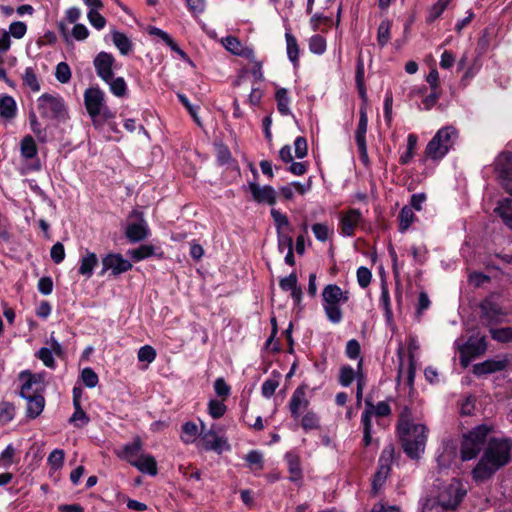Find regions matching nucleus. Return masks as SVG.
Listing matches in <instances>:
<instances>
[{
  "instance_id": "obj_1",
  "label": "nucleus",
  "mask_w": 512,
  "mask_h": 512,
  "mask_svg": "<svg viewBox=\"0 0 512 512\" xmlns=\"http://www.w3.org/2000/svg\"><path fill=\"white\" fill-rule=\"evenodd\" d=\"M512 458V439L492 437L489 439L482 457L472 471L476 481L491 478L500 468L506 466Z\"/></svg>"
},
{
  "instance_id": "obj_2",
  "label": "nucleus",
  "mask_w": 512,
  "mask_h": 512,
  "mask_svg": "<svg viewBox=\"0 0 512 512\" xmlns=\"http://www.w3.org/2000/svg\"><path fill=\"white\" fill-rule=\"evenodd\" d=\"M397 432L404 452L412 459H417L424 452L427 440V428L423 424H415L408 408L401 413Z\"/></svg>"
},
{
  "instance_id": "obj_3",
  "label": "nucleus",
  "mask_w": 512,
  "mask_h": 512,
  "mask_svg": "<svg viewBox=\"0 0 512 512\" xmlns=\"http://www.w3.org/2000/svg\"><path fill=\"white\" fill-rule=\"evenodd\" d=\"M93 66L97 76L109 87V91L118 98L128 94V87L123 77H116L115 71L120 68L115 57L108 52L101 51L93 59Z\"/></svg>"
},
{
  "instance_id": "obj_4",
  "label": "nucleus",
  "mask_w": 512,
  "mask_h": 512,
  "mask_svg": "<svg viewBox=\"0 0 512 512\" xmlns=\"http://www.w3.org/2000/svg\"><path fill=\"white\" fill-rule=\"evenodd\" d=\"M84 104L94 125L114 117L106 104V94L99 87L87 88L84 92Z\"/></svg>"
},
{
  "instance_id": "obj_5",
  "label": "nucleus",
  "mask_w": 512,
  "mask_h": 512,
  "mask_svg": "<svg viewBox=\"0 0 512 512\" xmlns=\"http://www.w3.org/2000/svg\"><path fill=\"white\" fill-rule=\"evenodd\" d=\"M458 139V132L453 126H445L437 131L425 148L427 158L439 161L444 158Z\"/></svg>"
},
{
  "instance_id": "obj_6",
  "label": "nucleus",
  "mask_w": 512,
  "mask_h": 512,
  "mask_svg": "<svg viewBox=\"0 0 512 512\" xmlns=\"http://www.w3.org/2000/svg\"><path fill=\"white\" fill-rule=\"evenodd\" d=\"M349 299L348 292H344L336 284H328L322 291V306L328 320L333 324L342 321L343 314L340 305Z\"/></svg>"
},
{
  "instance_id": "obj_7",
  "label": "nucleus",
  "mask_w": 512,
  "mask_h": 512,
  "mask_svg": "<svg viewBox=\"0 0 512 512\" xmlns=\"http://www.w3.org/2000/svg\"><path fill=\"white\" fill-rule=\"evenodd\" d=\"M493 430V425L481 424L464 434L460 449L462 460L468 461L475 458Z\"/></svg>"
},
{
  "instance_id": "obj_8",
  "label": "nucleus",
  "mask_w": 512,
  "mask_h": 512,
  "mask_svg": "<svg viewBox=\"0 0 512 512\" xmlns=\"http://www.w3.org/2000/svg\"><path fill=\"white\" fill-rule=\"evenodd\" d=\"M420 348L419 342L416 337L410 336L408 339V363L404 361V349L400 345L397 350V356L399 359L398 366V380L403 379L408 385H413L415 378V354Z\"/></svg>"
},
{
  "instance_id": "obj_9",
  "label": "nucleus",
  "mask_w": 512,
  "mask_h": 512,
  "mask_svg": "<svg viewBox=\"0 0 512 512\" xmlns=\"http://www.w3.org/2000/svg\"><path fill=\"white\" fill-rule=\"evenodd\" d=\"M130 222L125 229V235L131 243L140 242L150 234V229L142 212L133 210L128 216Z\"/></svg>"
},
{
  "instance_id": "obj_10",
  "label": "nucleus",
  "mask_w": 512,
  "mask_h": 512,
  "mask_svg": "<svg viewBox=\"0 0 512 512\" xmlns=\"http://www.w3.org/2000/svg\"><path fill=\"white\" fill-rule=\"evenodd\" d=\"M38 109L41 116L48 119L63 117L66 112L63 99L49 94H43L38 98Z\"/></svg>"
},
{
  "instance_id": "obj_11",
  "label": "nucleus",
  "mask_w": 512,
  "mask_h": 512,
  "mask_svg": "<svg viewBox=\"0 0 512 512\" xmlns=\"http://www.w3.org/2000/svg\"><path fill=\"white\" fill-rule=\"evenodd\" d=\"M199 445L206 451H214L218 454L230 449L224 437L219 436L212 428L206 430L203 423L199 434Z\"/></svg>"
},
{
  "instance_id": "obj_12",
  "label": "nucleus",
  "mask_w": 512,
  "mask_h": 512,
  "mask_svg": "<svg viewBox=\"0 0 512 512\" xmlns=\"http://www.w3.org/2000/svg\"><path fill=\"white\" fill-rule=\"evenodd\" d=\"M465 494L466 490L463 488L461 482L458 480H453L451 483L442 488L436 499L447 505L448 508L455 510Z\"/></svg>"
},
{
  "instance_id": "obj_13",
  "label": "nucleus",
  "mask_w": 512,
  "mask_h": 512,
  "mask_svg": "<svg viewBox=\"0 0 512 512\" xmlns=\"http://www.w3.org/2000/svg\"><path fill=\"white\" fill-rule=\"evenodd\" d=\"M102 270L100 275L111 271L113 276H119L132 269V263L119 253H110L102 258Z\"/></svg>"
},
{
  "instance_id": "obj_14",
  "label": "nucleus",
  "mask_w": 512,
  "mask_h": 512,
  "mask_svg": "<svg viewBox=\"0 0 512 512\" xmlns=\"http://www.w3.org/2000/svg\"><path fill=\"white\" fill-rule=\"evenodd\" d=\"M495 170L504 189L512 195V153H501L495 161Z\"/></svg>"
},
{
  "instance_id": "obj_15",
  "label": "nucleus",
  "mask_w": 512,
  "mask_h": 512,
  "mask_svg": "<svg viewBox=\"0 0 512 512\" xmlns=\"http://www.w3.org/2000/svg\"><path fill=\"white\" fill-rule=\"evenodd\" d=\"M394 457V447L389 445L385 447L381 453L379 458V467L377 472L375 473L373 479V490L376 492L382 485L384 484L389 472H390V464Z\"/></svg>"
},
{
  "instance_id": "obj_16",
  "label": "nucleus",
  "mask_w": 512,
  "mask_h": 512,
  "mask_svg": "<svg viewBox=\"0 0 512 512\" xmlns=\"http://www.w3.org/2000/svg\"><path fill=\"white\" fill-rule=\"evenodd\" d=\"M458 349L461 355V362L466 365L467 362L482 353L486 350V341L484 336H472L468 339V341L462 345L458 344Z\"/></svg>"
},
{
  "instance_id": "obj_17",
  "label": "nucleus",
  "mask_w": 512,
  "mask_h": 512,
  "mask_svg": "<svg viewBox=\"0 0 512 512\" xmlns=\"http://www.w3.org/2000/svg\"><path fill=\"white\" fill-rule=\"evenodd\" d=\"M368 128V117L366 112V107L362 106L360 108V118L358 122V126L355 132V140L358 146V150L360 153L361 160L364 163L368 162V151H367V143H366V133Z\"/></svg>"
},
{
  "instance_id": "obj_18",
  "label": "nucleus",
  "mask_w": 512,
  "mask_h": 512,
  "mask_svg": "<svg viewBox=\"0 0 512 512\" xmlns=\"http://www.w3.org/2000/svg\"><path fill=\"white\" fill-rule=\"evenodd\" d=\"M248 189L253 200L258 204L274 205L277 199L276 190L270 185L261 186L256 182H249Z\"/></svg>"
},
{
  "instance_id": "obj_19",
  "label": "nucleus",
  "mask_w": 512,
  "mask_h": 512,
  "mask_svg": "<svg viewBox=\"0 0 512 512\" xmlns=\"http://www.w3.org/2000/svg\"><path fill=\"white\" fill-rule=\"evenodd\" d=\"M362 220V213L358 209H349L341 217V234L347 237L353 236L356 227L362 222Z\"/></svg>"
},
{
  "instance_id": "obj_20",
  "label": "nucleus",
  "mask_w": 512,
  "mask_h": 512,
  "mask_svg": "<svg viewBox=\"0 0 512 512\" xmlns=\"http://www.w3.org/2000/svg\"><path fill=\"white\" fill-rule=\"evenodd\" d=\"M309 406V400L306 397V390L304 387H297L293 392L289 401V410L294 419H298L302 411L306 410Z\"/></svg>"
},
{
  "instance_id": "obj_21",
  "label": "nucleus",
  "mask_w": 512,
  "mask_h": 512,
  "mask_svg": "<svg viewBox=\"0 0 512 512\" xmlns=\"http://www.w3.org/2000/svg\"><path fill=\"white\" fill-rule=\"evenodd\" d=\"M142 448L143 443L140 437L136 436L133 438L132 442L123 445V447L117 451V456L133 465L138 457L143 454Z\"/></svg>"
},
{
  "instance_id": "obj_22",
  "label": "nucleus",
  "mask_w": 512,
  "mask_h": 512,
  "mask_svg": "<svg viewBox=\"0 0 512 512\" xmlns=\"http://www.w3.org/2000/svg\"><path fill=\"white\" fill-rule=\"evenodd\" d=\"M223 46L232 54L245 57L249 60L254 59V51L250 47L244 46L236 37L227 36L222 39Z\"/></svg>"
},
{
  "instance_id": "obj_23",
  "label": "nucleus",
  "mask_w": 512,
  "mask_h": 512,
  "mask_svg": "<svg viewBox=\"0 0 512 512\" xmlns=\"http://www.w3.org/2000/svg\"><path fill=\"white\" fill-rule=\"evenodd\" d=\"M21 380L23 382L20 390L21 397L30 398L31 396L40 394V382L37 380L35 375L31 373H22Z\"/></svg>"
},
{
  "instance_id": "obj_24",
  "label": "nucleus",
  "mask_w": 512,
  "mask_h": 512,
  "mask_svg": "<svg viewBox=\"0 0 512 512\" xmlns=\"http://www.w3.org/2000/svg\"><path fill=\"white\" fill-rule=\"evenodd\" d=\"M480 308L482 316L489 322H499L504 316L500 306L495 303L492 298H487L482 301Z\"/></svg>"
},
{
  "instance_id": "obj_25",
  "label": "nucleus",
  "mask_w": 512,
  "mask_h": 512,
  "mask_svg": "<svg viewBox=\"0 0 512 512\" xmlns=\"http://www.w3.org/2000/svg\"><path fill=\"white\" fill-rule=\"evenodd\" d=\"M98 264L97 255L94 252L86 250L85 254L80 259L78 272L80 275L85 276L87 279L93 275L94 268Z\"/></svg>"
},
{
  "instance_id": "obj_26",
  "label": "nucleus",
  "mask_w": 512,
  "mask_h": 512,
  "mask_svg": "<svg viewBox=\"0 0 512 512\" xmlns=\"http://www.w3.org/2000/svg\"><path fill=\"white\" fill-rule=\"evenodd\" d=\"M140 472L155 476L158 473L157 462L152 455L142 454L138 457L136 462L132 465Z\"/></svg>"
},
{
  "instance_id": "obj_27",
  "label": "nucleus",
  "mask_w": 512,
  "mask_h": 512,
  "mask_svg": "<svg viewBox=\"0 0 512 512\" xmlns=\"http://www.w3.org/2000/svg\"><path fill=\"white\" fill-rule=\"evenodd\" d=\"M507 366L506 360H487L474 366V373L478 376L501 371Z\"/></svg>"
},
{
  "instance_id": "obj_28",
  "label": "nucleus",
  "mask_w": 512,
  "mask_h": 512,
  "mask_svg": "<svg viewBox=\"0 0 512 512\" xmlns=\"http://www.w3.org/2000/svg\"><path fill=\"white\" fill-rule=\"evenodd\" d=\"M17 105L12 96L0 95V120H11L16 116Z\"/></svg>"
},
{
  "instance_id": "obj_29",
  "label": "nucleus",
  "mask_w": 512,
  "mask_h": 512,
  "mask_svg": "<svg viewBox=\"0 0 512 512\" xmlns=\"http://www.w3.org/2000/svg\"><path fill=\"white\" fill-rule=\"evenodd\" d=\"M25 399L27 400V416L31 419H35L42 413L45 406V399L41 394Z\"/></svg>"
},
{
  "instance_id": "obj_30",
  "label": "nucleus",
  "mask_w": 512,
  "mask_h": 512,
  "mask_svg": "<svg viewBox=\"0 0 512 512\" xmlns=\"http://www.w3.org/2000/svg\"><path fill=\"white\" fill-rule=\"evenodd\" d=\"M495 212L502 219L504 224L512 229V199H504L500 201L495 208Z\"/></svg>"
},
{
  "instance_id": "obj_31",
  "label": "nucleus",
  "mask_w": 512,
  "mask_h": 512,
  "mask_svg": "<svg viewBox=\"0 0 512 512\" xmlns=\"http://www.w3.org/2000/svg\"><path fill=\"white\" fill-rule=\"evenodd\" d=\"M21 156L25 159H34L38 155L37 145L32 136H25L20 143Z\"/></svg>"
},
{
  "instance_id": "obj_32",
  "label": "nucleus",
  "mask_w": 512,
  "mask_h": 512,
  "mask_svg": "<svg viewBox=\"0 0 512 512\" xmlns=\"http://www.w3.org/2000/svg\"><path fill=\"white\" fill-rule=\"evenodd\" d=\"M391 27L392 22L389 19H384L377 29V43L379 47H385L391 40Z\"/></svg>"
},
{
  "instance_id": "obj_33",
  "label": "nucleus",
  "mask_w": 512,
  "mask_h": 512,
  "mask_svg": "<svg viewBox=\"0 0 512 512\" xmlns=\"http://www.w3.org/2000/svg\"><path fill=\"white\" fill-rule=\"evenodd\" d=\"M112 41L122 55H127L132 51V43L124 33L113 31Z\"/></svg>"
},
{
  "instance_id": "obj_34",
  "label": "nucleus",
  "mask_w": 512,
  "mask_h": 512,
  "mask_svg": "<svg viewBox=\"0 0 512 512\" xmlns=\"http://www.w3.org/2000/svg\"><path fill=\"white\" fill-rule=\"evenodd\" d=\"M275 98L277 101V109L279 113L283 116H287L291 114V110L289 108L290 98L288 96V91L285 88H280L276 91Z\"/></svg>"
},
{
  "instance_id": "obj_35",
  "label": "nucleus",
  "mask_w": 512,
  "mask_h": 512,
  "mask_svg": "<svg viewBox=\"0 0 512 512\" xmlns=\"http://www.w3.org/2000/svg\"><path fill=\"white\" fill-rule=\"evenodd\" d=\"M364 75H365L364 63H363V60L361 58H359L357 61L355 81H356V86H357L360 97L363 99L364 102H366L367 101V93H366V87H365V83H364Z\"/></svg>"
},
{
  "instance_id": "obj_36",
  "label": "nucleus",
  "mask_w": 512,
  "mask_h": 512,
  "mask_svg": "<svg viewBox=\"0 0 512 512\" xmlns=\"http://www.w3.org/2000/svg\"><path fill=\"white\" fill-rule=\"evenodd\" d=\"M301 427L305 432L320 429V417L314 411H307L301 419Z\"/></svg>"
},
{
  "instance_id": "obj_37",
  "label": "nucleus",
  "mask_w": 512,
  "mask_h": 512,
  "mask_svg": "<svg viewBox=\"0 0 512 512\" xmlns=\"http://www.w3.org/2000/svg\"><path fill=\"white\" fill-rule=\"evenodd\" d=\"M200 432L198 430V426L193 422H186L182 426V435L181 440L185 444H191L195 442Z\"/></svg>"
},
{
  "instance_id": "obj_38",
  "label": "nucleus",
  "mask_w": 512,
  "mask_h": 512,
  "mask_svg": "<svg viewBox=\"0 0 512 512\" xmlns=\"http://www.w3.org/2000/svg\"><path fill=\"white\" fill-rule=\"evenodd\" d=\"M128 254L134 261L138 262L153 256L155 254V247L153 245L144 244L138 248L129 250Z\"/></svg>"
},
{
  "instance_id": "obj_39",
  "label": "nucleus",
  "mask_w": 512,
  "mask_h": 512,
  "mask_svg": "<svg viewBox=\"0 0 512 512\" xmlns=\"http://www.w3.org/2000/svg\"><path fill=\"white\" fill-rule=\"evenodd\" d=\"M450 2L451 0H437V2L429 9L426 21L428 23H433L443 14Z\"/></svg>"
},
{
  "instance_id": "obj_40",
  "label": "nucleus",
  "mask_w": 512,
  "mask_h": 512,
  "mask_svg": "<svg viewBox=\"0 0 512 512\" xmlns=\"http://www.w3.org/2000/svg\"><path fill=\"white\" fill-rule=\"evenodd\" d=\"M312 232L320 242H326L333 234V228L326 223H315L312 225Z\"/></svg>"
},
{
  "instance_id": "obj_41",
  "label": "nucleus",
  "mask_w": 512,
  "mask_h": 512,
  "mask_svg": "<svg viewBox=\"0 0 512 512\" xmlns=\"http://www.w3.org/2000/svg\"><path fill=\"white\" fill-rule=\"evenodd\" d=\"M23 84L32 92L40 91V83L33 68L27 67L22 76Z\"/></svg>"
},
{
  "instance_id": "obj_42",
  "label": "nucleus",
  "mask_w": 512,
  "mask_h": 512,
  "mask_svg": "<svg viewBox=\"0 0 512 512\" xmlns=\"http://www.w3.org/2000/svg\"><path fill=\"white\" fill-rule=\"evenodd\" d=\"M415 215L411 207H403L399 214V230L406 231L414 222Z\"/></svg>"
},
{
  "instance_id": "obj_43",
  "label": "nucleus",
  "mask_w": 512,
  "mask_h": 512,
  "mask_svg": "<svg viewBox=\"0 0 512 512\" xmlns=\"http://www.w3.org/2000/svg\"><path fill=\"white\" fill-rule=\"evenodd\" d=\"M453 509L440 502L436 498H428L423 503L422 512H450Z\"/></svg>"
},
{
  "instance_id": "obj_44",
  "label": "nucleus",
  "mask_w": 512,
  "mask_h": 512,
  "mask_svg": "<svg viewBox=\"0 0 512 512\" xmlns=\"http://www.w3.org/2000/svg\"><path fill=\"white\" fill-rule=\"evenodd\" d=\"M15 417V407L12 403L2 401L0 403V423L7 424Z\"/></svg>"
},
{
  "instance_id": "obj_45",
  "label": "nucleus",
  "mask_w": 512,
  "mask_h": 512,
  "mask_svg": "<svg viewBox=\"0 0 512 512\" xmlns=\"http://www.w3.org/2000/svg\"><path fill=\"white\" fill-rule=\"evenodd\" d=\"M418 138L415 134H409L407 137L406 151L400 156V163L407 164L410 162L414 155V150L417 146Z\"/></svg>"
},
{
  "instance_id": "obj_46",
  "label": "nucleus",
  "mask_w": 512,
  "mask_h": 512,
  "mask_svg": "<svg viewBox=\"0 0 512 512\" xmlns=\"http://www.w3.org/2000/svg\"><path fill=\"white\" fill-rule=\"evenodd\" d=\"M270 214L273 218L277 233L284 232L285 229H289V220L285 214L274 208L271 209Z\"/></svg>"
},
{
  "instance_id": "obj_47",
  "label": "nucleus",
  "mask_w": 512,
  "mask_h": 512,
  "mask_svg": "<svg viewBox=\"0 0 512 512\" xmlns=\"http://www.w3.org/2000/svg\"><path fill=\"white\" fill-rule=\"evenodd\" d=\"M29 124L32 132L36 135L40 142H45L47 140L46 130L41 126L38 121L35 113H30L29 115Z\"/></svg>"
},
{
  "instance_id": "obj_48",
  "label": "nucleus",
  "mask_w": 512,
  "mask_h": 512,
  "mask_svg": "<svg viewBox=\"0 0 512 512\" xmlns=\"http://www.w3.org/2000/svg\"><path fill=\"white\" fill-rule=\"evenodd\" d=\"M279 376H273L266 379L261 387L262 395L265 398H270L274 395L276 389L279 386Z\"/></svg>"
},
{
  "instance_id": "obj_49",
  "label": "nucleus",
  "mask_w": 512,
  "mask_h": 512,
  "mask_svg": "<svg viewBox=\"0 0 512 512\" xmlns=\"http://www.w3.org/2000/svg\"><path fill=\"white\" fill-rule=\"evenodd\" d=\"M285 38H286V44H287L288 58L293 63H295L298 59V54H299V49H298L296 38L290 33H286Z\"/></svg>"
},
{
  "instance_id": "obj_50",
  "label": "nucleus",
  "mask_w": 512,
  "mask_h": 512,
  "mask_svg": "<svg viewBox=\"0 0 512 512\" xmlns=\"http://www.w3.org/2000/svg\"><path fill=\"white\" fill-rule=\"evenodd\" d=\"M356 377V373L351 366L345 365L341 367L339 374V383L342 386L348 387Z\"/></svg>"
},
{
  "instance_id": "obj_51",
  "label": "nucleus",
  "mask_w": 512,
  "mask_h": 512,
  "mask_svg": "<svg viewBox=\"0 0 512 512\" xmlns=\"http://www.w3.org/2000/svg\"><path fill=\"white\" fill-rule=\"evenodd\" d=\"M309 49L314 54H323L326 51V40L320 35H313L309 40Z\"/></svg>"
},
{
  "instance_id": "obj_52",
  "label": "nucleus",
  "mask_w": 512,
  "mask_h": 512,
  "mask_svg": "<svg viewBox=\"0 0 512 512\" xmlns=\"http://www.w3.org/2000/svg\"><path fill=\"white\" fill-rule=\"evenodd\" d=\"M64 451L62 449H54L48 456V464L51 469L58 470L63 466L64 463Z\"/></svg>"
},
{
  "instance_id": "obj_53",
  "label": "nucleus",
  "mask_w": 512,
  "mask_h": 512,
  "mask_svg": "<svg viewBox=\"0 0 512 512\" xmlns=\"http://www.w3.org/2000/svg\"><path fill=\"white\" fill-rule=\"evenodd\" d=\"M81 379L88 388L96 387L99 382L98 375L89 367H86L81 371Z\"/></svg>"
},
{
  "instance_id": "obj_54",
  "label": "nucleus",
  "mask_w": 512,
  "mask_h": 512,
  "mask_svg": "<svg viewBox=\"0 0 512 512\" xmlns=\"http://www.w3.org/2000/svg\"><path fill=\"white\" fill-rule=\"evenodd\" d=\"M226 405L219 400H210L208 403V411L212 418L218 419L222 417L226 412Z\"/></svg>"
},
{
  "instance_id": "obj_55",
  "label": "nucleus",
  "mask_w": 512,
  "mask_h": 512,
  "mask_svg": "<svg viewBox=\"0 0 512 512\" xmlns=\"http://www.w3.org/2000/svg\"><path fill=\"white\" fill-rule=\"evenodd\" d=\"M286 458L288 459V468H289V472L291 473L290 480L291 481L299 480L301 478V468H300L298 458L291 454H287Z\"/></svg>"
},
{
  "instance_id": "obj_56",
  "label": "nucleus",
  "mask_w": 512,
  "mask_h": 512,
  "mask_svg": "<svg viewBox=\"0 0 512 512\" xmlns=\"http://www.w3.org/2000/svg\"><path fill=\"white\" fill-rule=\"evenodd\" d=\"M74 408L75 411L73 415L70 417L69 421L71 423H74L78 427L86 425L89 422V417L82 410L80 403H76V406H74Z\"/></svg>"
},
{
  "instance_id": "obj_57",
  "label": "nucleus",
  "mask_w": 512,
  "mask_h": 512,
  "mask_svg": "<svg viewBox=\"0 0 512 512\" xmlns=\"http://www.w3.org/2000/svg\"><path fill=\"white\" fill-rule=\"evenodd\" d=\"M55 77L60 83H67L71 79V70L67 63L60 62L56 66Z\"/></svg>"
},
{
  "instance_id": "obj_58",
  "label": "nucleus",
  "mask_w": 512,
  "mask_h": 512,
  "mask_svg": "<svg viewBox=\"0 0 512 512\" xmlns=\"http://www.w3.org/2000/svg\"><path fill=\"white\" fill-rule=\"evenodd\" d=\"M366 409L362 413L361 423L363 431L372 430V415H373V403L370 400H366Z\"/></svg>"
},
{
  "instance_id": "obj_59",
  "label": "nucleus",
  "mask_w": 512,
  "mask_h": 512,
  "mask_svg": "<svg viewBox=\"0 0 512 512\" xmlns=\"http://www.w3.org/2000/svg\"><path fill=\"white\" fill-rule=\"evenodd\" d=\"M491 336L493 339L500 342L512 341V327H504L500 329H491Z\"/></svg>"
},
{
  "instance_id": "obj_60",
  "label": "nucleus",
  "mask_w": 512,
  "mask_h": 512,
  "mask_svg": "<svg viewBox=\"0 0 512 512\" xmlns=\"http://www.w3.org/2000/svg\"><path fill=\"white\" fill-rule=\"evenodd\" d=\"M27 32V26L22 21L12 22L9 26V36L14 37L15 39H21L25 36Z\"/></svg>"
},
{
  "instance_id": "obj_61",
  "label": "nucleus",
  "mask_w": 512,
  "mask_h": 512,
  "mask_svg": "<svg viewBox=\"0 0 512 512\" xmlns=\"http://www.w3.org/2000/svg\"><path fill=\"white\" fill-rule=\"evenodd\" d=\"M155 358L156 350L150 345L142 346L138 350V360L141 362L151 363L155 360Z\"/></svg>"
},
{
  "instance_id": "obj_62",
  "label": "nucleus",
  "mask_w": 512,
  "mask_h": 512,
  "mask_svg": "<svg viewBox=\"0 0 512 512\" xmlns=\"http://www.w3.org/2000/svg\"><path fill=\"white\" fill-rule=\"evenodd\" d=\"M53 353L51 349H48V347H42L37 352V357L43 362V364L48 368H54L55 367V360L53 357Z\"/></svg>"
},
{
  "instance_id": "obj_63",
  "label": "nucleus",
  "mask_w": 512,
  "mask_h": 512,
  "mask_svg": "<svg viewBox=\"0 0 512 512\" xmlns=\"http://www.w3.org/2000/svg\"><path fill=\"white\" fill-rule=\"evenodd\" d=\"M372 278L371 271L364 266L357 269V281L360 287L366 288L369 286Z\"/></svg>"
},
{
  "instance_id": "obj_64",
  "label": "nucleus",
  "mask_w": 512,
  "mask_h": 512,
  "mask_svg": "<svg viewBox=\"0 0 512 512\" xmlns=\"http://www.w3.org/2000/svg\"><path fill=\"white\" fill-rule=\"evenodd\" d=\"M87 18L97 30L103 29L106 25V19L98 11H88Z\"/></svg>"
}]
</instances>
